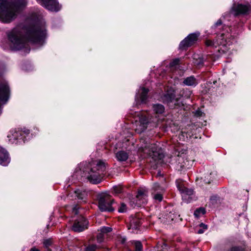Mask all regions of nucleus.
Instances as JSON below:
<instances>
[{
	"mask_svg": "<svg viewBox=\"0 0 251 251\" xmlns=\"http://www.w3.org/2000/svg\"><path fill=\"white\" fill-rule=\"evenodd\" d=\"M45 22L37 13L29 15L24 23L14 28L8 35L12 50L25 48L29 51L27 41L42 44L46 36Z\"/></svg>",
	"mask_w": 251,
	"mask_h": 251,
	"instance_id": "1",
	"label": "nucleus"
},
{
	"mask_svg": "<svg viewBox=\"0 0 251 251\" xmlns=\"http://www.w3.org/2000/svg\"><path fill=\"white\" fill-rule=\"evenodd\" d=\"M27 3V0H0V21L4 23L12 22L16 19L20 10L25 7Z\"/></svg>",
	"mask_w": 251,
	"mask_h": 251,
	"instance_id": "2",
	"label": "nucleus"
},
{
	"mask_svg": "<svg viewBox=\"0 0 251 251\" xmlns=\"http://www.w3.org/2000/svg\"><path fill=\"white\" fill-rule=\"evenodd\" d=\"M105 170V163L102 161H96L93 163L92 167L89 171L84 170L80 168V172H76V173L81 175V171H83L82 176L87 177L89 180L93 183H100L103 176V172Z\"/></svg>",
	"mask_w": 251,
	"mask_h": 251,
	"instance_id": "3",
	"label": "nucleus"
},
{
	"mask_svg": "<svg viewBox=\"0 0 251 251\" xmlns=\"http://www.w3.org/2000/svg\"><path fill=\"white\" fill-rule=\"evenodd\" d=\"M229 27L225 26L224 29H223V32L221 35L217 37L215 41H212L211 40H206L205 44L208 47H213L217 48L219 47L218 50L219 52L225 53L229 49V47L232 44L231 36L228 32Z\"/></svg>",
	"mask_w": 251,
	"mask_h": 251,
	"instance_id": "4",
	"label": "nucleus"
},
{
	"mask_svg": "<svg viewBox=\"0 0 251 251\" xmlns=\"http://www.w3.org/2000/svg\"><path fill=\"white\" fill-rule=\"evenodd\" d=\"M139 150L149 155L154 161H159L164 157L162 151L157 144L152 143L149 139L142 138Z\"/></svg>",
	"mask_w": 251,
	"mask_h": 251,
	"instance_id": "5",
	"label": "nucleus"
},
{
	"mask_svg": "<svg viewBox=\"0 0 251 251\" xmlns=\"http://www.w3.org/2000/svg\"><path fill=\"white\" fill-rule=\"evenodd\" d=\"M135 120L134 126L135 131L140 133L144 131L148 126L149 120L146 118V113L145 112L131 113Z\"/></svg>",
	"mask_w": 251,
	"mask_h": 251,
	"instance_id": "6",
	"label": "nucleus"
},
{
	"mask_svg": "<svg viewBox=\"0 0 251 251\" xmlns=\"http://www.w3.org/2000/svg\"><path fill=\"white\" fill-rule=\"evenodd\" d=\"M98 206L101 211L111 212L114 210L112 207L113 200L107 193H101L98 196Z\"/></svg>",
	"mask_w": 251,
	"mask_h": 251,
	"instance_id": "7",
	"label": "nucleus"
},
{
	"mask_svg": "<svg viewBox=\"0 0 251 251\" xmlns=\"http://www.w3.org/2000/svg\"><path fill=\"white\" fill-rule=\"evenodd\" d=\"M176 184L177 189L181 194L183 201L187 203L190 202L194 198L193 190L192 189L187 188L184 182L181 180H177Z\"/></svg>",
	"mask_w": 251,
	"mask_h": 251,
	"instance_id": "8",
	"label": "nucleus"
},
{
	"mask_svg": "<svg viewBox=\"0 0 251 251\" xmlns=\"http://www.w3.org/2000/svg\"><path fill=\"white\" fill-rule=\"evenodd\" d=\"M29 133V130H13L10 131V133L7 135L9 141L11 143H21L25 141V136Z\"/></svg>",
	"mask_w": 251,
	"mask_h": 251,
	"instance_id": "9",
	"label": "nucleus"
},
{
	"mask_svg": "<svg viewBox=\"0 0 251 251\" xmlns=\"http://www.w3.org/2000/svg\"><path fill=\"white\" fill-rule=\"evenodd\" d=\"M37 1L46 9L51 11H58L61 6L57 0H36Z\"/></svg>",
	"mask_w": 251,
	"mask_h": 251,
	"instance_id": "10",
	"label": "nucleus"
},
{
	"mask_svg": "<svg viewBox=\"0 0 251 251\" xmlns=\"http://www.w3.org/2000/svg\"><path fill=\"white\" fill-rule=\"evenodd\" d=\"M199 35V33L189 34L180 42L179 44L180 49H185L194 44L197 41Z\"/></svg>",
	"mask_w": 251,
	"mask_h": 251,
	"instance_id": "11",
	"label": "nucleus"
},
{
	"mask_svg": "<svg viewBox=\"0 0 251 251\" xmlns=\"http://www.w3.org/2000/svg\"><path fill=\"white\" fill-rule=\"evenodd\" d=\"M148 197V191L146 188H140L138 191L136 196V204L137 206H140L142 204L147 202Z\"/></svg>",
	"mask_w": 251,
	"mask_h": 251,
	"instance_id": "12",
	"label": "nucleus"
},
{
	"mask_svg": "<svg viewBox=\"0 0 251 251\" xmlns=\"http://www.w3.org/2000/svg\"><path fill=\"white\" fill-rule=\"evenodd\" d=\"M250 9L249 3L243 5L241 4H234L231 9V12L236 16L239 14H246Z\"/></svg>",
	"mask_w": 251,
	"mask_h": 251,
	"instance_id": "13",
	"label": "nucleus"
},
{
	"mask_svg": "<svg viewBox=\"0 0 251 251\" xmlns=\"http://www.w3.org/2000/svg\"><path fill=\"white\" fill-rule=\"evenodd\" d=\"M88 222L83 217H80L76 220L73 226L72 229L75 232H81L88 227Z\"/></svg>",
	"mask_w": 251,
	"mask_h": 251,
	"instance_id": "14",
	"label": "nucleus"
},
{
	"mask_svg": "<svg viewBox=\"0 0 251 251\" xmlns=\"http://www.w3.org/2000/svg\"><path fill=\"white\" fill-rule=\"evenodd\" d=\"M165 189L160 186L157 183H154L152 188L151 195L153 199L158 201H161L162 200V194Z\"/></svg>",
	"mask_w": 251,
	"mask_h": 251,
	"instance_id": "15",
	"label": "nucleus"
},
{
	"mask_svg": "<svg viewBox=\"0 0 251 251\" xmlns=\"http://www.w3.org/2000/svg\"><path fill=\"white\" fill-rule=\"evenodd\" d=\"M161 99V100L164 103H169L174 102L175 105L178 104V103H176L178 101V99H175V90L172 88L168 89L166 94L162 96Z\"/></svg>",
	"mask_w": 251,
	"mask_h": 251,
	"instance_id": "16",
	"label": "nucleus"
},
{
	"mask_svg": "<svg viewBox=\"0 0 251 251\" xmlns=\"http://www.w3.org/2000/svg\"><path fill=\"white\" fill-rule=\"evenodd\" d=\"M149 90L144 87L140 88L135 96L136 104L145 103L148 98Z\"/></svg>",
	"mask_w": 251,
	"mask_h": 251,
	"instance_id": "17",
	"label": "nucleus"
},
{
	"mask_svg": "<svg viewBox=\"0 0 251 251\" xmlns=\"http://www.w3.org/2000/svg\"><path fill=\"white\" fill-rule=\"evenodd\" d=\"M10 162V158L7 151L0 147V165L6 166Z\"/></svg>",
	"mask_w": 251,
	"mask_h": 251,
	"instance_id": "18",
	"label": "nucleus"
},
{
	"mask_svg": "<svg viewBox=\"0 0 251 251\" xmlns=\"http://www.w3.org/2000/svg\"><path fill=\"white\" fill-rule=\"evenodd\" d=\"M141 224V220L139 219V218H133L130 220V227L128 228L129 229H132V232L134 233H138V229H139V226Z\"/></svg>",
	"mask_w": 251,
	"mask_h": 251,
	"instance_id": "19",
	"label": "nucleus"
},
{
	"mask_svg": "<svg viewBox=\"0 0 251 251\" xmlns=\"http://www.w3.org/2000/svg\"><path fill=\"white\" fill-rule=\"evenodd\" d=\"M183 83L187 86H195L198 82L194 76H191L186 78L183 81Z\"/></svg>",
	"mask_w": 251,
	"mask_h": 251,
	"instance_id": "20",
	"label": "nucleus"
},
{
	"mask_svg": "<svg viewBox=\"0 0 251 251\" xmlns=\"http://www.w3.org/2000/svg\"><path fill=\"white\" fill-rule=\"evenodd\" d=\"M116 157L119 161H125L127 159L128 154L127 152L126 151H120L116 153Z\"/></svg>",
	"mask_w": 251,
	"mask_h": 251,
	"instance_id": "21",
	"label": "nucleus"
},
{
	"mask_svg": "<svg viewBox=\"0 0 251 251\" xmlns=\"http://www.w3.org/2000/svg\"><path fill=\"white\" fill-rule=\"evenodd\" d=\"M75 197H77L78 199L80 200H84L86 196L87 193L85 191L82 189H78L74 191Z\"/></svg>",
	"mask_w": 251,
	"mask_h": 251,
	"instance_id": "22",
	"label": "nucleus"
},
{
	"mask_svg": "<svg viewBox=\"0 0 251 251\" xmlns=\"http://www.w3.org/2000/svg\"><path fill=\"white\" fill-rule=\"evenodd\" d=\"M78 207L77 205L75 203V202L71 201V204L66 206V210L68 211H71L74 214H77L78 213Z\"/></svg>",
	"mask_w": 251,
	"mask_h": 251,
	"instance_id": "23",
	"label": "nucleus"
},
{
	"mask_svg": "<svg viewBox=\"0 0 251 251\" xmlns=\"http://www.w3.org/2000/svg\"><path fill=\"white\" fill-rule=\"evenodd\" d=\"M175 218V215L172 212H170L169 214L164 215V216H162V217L160 218V219H162V221L164 222L170 223L173 221Z\"/></svg>",
	"mask_w": 251,
	"mask_h": 251,
	"instance_id": "24",
	"label": "nucleus"
},
{
	"mask_svg": "<svg viewBox=\"0 0 251 251\" xmlns=\"http://www.w3.org/2000/svg\"><path fill=\"white\" fill-rule=\"evenodd\" d=\"M153 110L156 114H161L164 111V107L160 104H154L153 105Z\"/></svg>",
	"mask_w": 251,
	"mask_h": 251,
	"instance_id": "25",
	"label": "nucleus"
},
{
	"mask_svg": "<svg viewBox=\"0 0 251 251\" xmlns=\"http://www.w3.org/2000/svg\"><path fill=\"white\" fill-rule=\"evenodd\" d=\"M205 213V210L204 208L200 207L197 209L194 213L195 217L197 218H199L200 217L203 216Z\"/></svg>",
	"mask_w": 251,
	"mask_h": 251,
	"instance_id": "26",
	"label": "nucleus"
},
{
	"mask_svg": "<svg viewBox=\"0 0 251 251\" xmlns=\"http://www.w3.org/2000/svg\"><path fill=\"white\" fill-rule=\"evenodd\" d=\"M113 190L116 194H120L123 192V187L121 185L113 187Z\"/></svg>",
	"mask_w": 251,
	"mask_h": 251,
	"instance_id": "27",
	"label": "nucleus"
},
{
	"mask_svg": "<svg viewBox=\"0 0 251 251\" xmlns=\"http://www.w3.org/2000/svg\"><path fill=\"white\" fill-rule=\"evenodd\" d=\"M134 245L135 251H142V246L140 242L135 241Z\"/></svg>",
	"mask_w": 251,
	"mask_h": 251,
	"instance_id": "28",
	"label": "nucleus"
},
{
	"mask_svg": "<svg viewBox=\"0 0 251 251\" xmlns=\"http://www.w3.org/2000/svg\"><path fill=\"white\" fill-rule=\"evenodd\" d=\"M111 230L112 228L110 227L103 226L100 228V231L101 232L104 234L111 232Z\"/></svg>",
	"mask_w": 251,
	"mask_h": 251,
	"instance_id": "29",
	"label": "nucleus"
},
{
	"mask_svg": "<svg viewBox=\"0 0 251 251\" xmlns=\"http://www.w3.org/2000/svg\"><path fill=\"white\" fill-rule=\"evenodd\" d=\"M200 226L201 227H202V229H200L198 231V233L199 234H202L203 233L205 230L207 229V225H205V224L203 223H201L200 225Z\"/></svg>",
	"mask_w": 251,
	"mask_h": 251,
	"instance_id": "30",
	"label": "nucleus"
},
{
	"mask_svg": "<svg viewBox=\"0 0 251 251\" xmlns=\"http://www.w3.org/2000/svg\"><path fill=\"white\" fill-rule=\"evenodd\" d=\"M126 206L124 203H122L118 209V212L120 213H124L126 211Z\"/></svg>",
	"mask_w": 251,
	"mask_h": 251,
	"instance_id": "31",
	"label": "nucleus"
},
{
	"mask_svg": "<svg viewBox=\"0 0 251 251\" xmlns=\"http://www.w3.org/2000/svg\"><path fill=\"white\" fill-rule=\"evenodd\" d=\"M223 27L222 24V21L221 20H219L217 23L212 26V28H217L218 29H221Z\"/></svg>",
	"mask_w": 251,
	"mask_h": 251,
	"instance_id": "32",
	"label": "nucleus"
},
{
	"mask_svg": "<svg viewBox=\"0 0 251 251\" xmlns=\"http://www.w3.org/2000/svg\"><path fill=\"white\" fill-rule=\"evenodd\" d=\"M179 62V59L178 58L174 59L170 64V67H176L177 65L178 64Z\"/></svg>",
	"mask_w": 251,
	"mask_h": 251,
	"instance_id": "33",
	"label": "nucleus"
},
{
	"mask_svg": "<svg viewBox=\"0 0 251 251\" xmlns=\"http://www.w3.org/2000/svg\"><path fill=\"white\" fill-rule=\"evenodd\" d=\"M97 249V246L95 245H92L86 248L85 251H95Z\"/></svg>",
	"mask_w": 251,
	"mask_h": 251,
	"instance_id": "34",
	"label": "nucleus"
},
{
	"mask_svg": "<svg viewBox=\"0 0 251 251\" xmlns=\"http://www.w3.org/2000/svg\"><path fill=\"white\" fill-rule=\"evenodd\" d=\"M103 237H104V234L100 231V232L99 233V234L97 236L98 241L100 243H101V242H102V241L103 240Z\"/></svg>",
	"mask_w": 251,
	"mask_h": 251,
	"instance_id": "35",
	"label": "nucleus"
},
{
	"mask_svg": "<svg viewBox=\"0 0 251 251\" xmlns=\"http://www.w3.org/2000/svg\"><path fill=\"white\" fill-rule=\"evenodd\" d=\"M203 63V61L202 58H200L199 60H196L195 62V64L198 66H200L202 65Z\"/></svg>",
	"mask_w": 251,
	"mask_h": 251,
	"instance_id": "36",
	"label": "nucleus"
},
{
	"mask_svg": "<svg viewBox=\"0 0 251 251\" xmlns=\"http://www.w3.org/2000/svg\"><path fill=\"white\" fill-rule=\"evenodd\" d=\"M211 175V174L210 173L209 175H208L207 178L206 176H205V178L204 179V181L205 182V183H209L210 182V181L211 180L210 178H208V177Z\"/></svg>",
	"mask_w": 251,
	"mask_h": 251,
	"instance_id": "37",
	"label": "nucleus"
},
{
	"mask_svg": "<svg viewBox=\"0 0 251 251\" xmlns=\"http://www.w3.org/2000/svg\"><path fill=\"white\" fill-rule=\"evenodd\" d=\"M44 244L45 246L48 247L51 244V241L50 240H46L44 241Z\"/></svg>",
	"mask_w": 251,
	"mask_h": 251,
	"instance_id": "38",
	"label": "nucleus"
},
{
	"mask_svg": "<svg viewBox=\"0 0 251 251\" xmlns=\"http://www.w3.org/2000/svg\"><path fill=\"white\" fill-rule=\"evenodd\" d=\"M230 251H242V250L238 247H233L230 249Z\"/></svg>",
	"mask_w": 251,
	"mask_h": 251,
	"instance_id": "39",
	"label": "nucleus"
},
{
	"mask_svg": "<svg viewBox=\"0 0 251 251\" xmlns=\"http://www.w3.org/2000/svg\"><path fill=\"white\" fill-rule=\"evenodd\" d=\"M72 197V196H71L70 195H69L68 196H67V197L65 198V200L67 201H72V199L71 198Z\"/></svg>",
	"mask_w": 251,
	"mask_h": 251,
	"instance_id": "40",
	"label": "nucleus"
},
{
	"mask_svg": "<svg viewBox=\"0 0 251 251\" xmlns=\"http://www.w3.org/2000/svg\"><path fill=\"white\" fill-rule=\"evenodd\" d=\"M29 251H39V250L38 249L34 247L31 248Z\"/></svg>",
	"mask_w": 251,
	"mask_h": 251,
	"instance_id": "41",
	"label": "nucleus"
},
{
	"mask_svg": "<svg viewBox=\"0 0 251 251\" xmlns=\"http://www.w3.org/2000/svg\"><path fill=\"white\" fill-rule=\"evenodd\" d=\"M216 198V197H212L210 199H211V200H215Z\"/></svg>",
	"mask_w": 251,
	"mask_h": 251,
	"instance_id": "42",
	"label": "nucleus"
},
{
	"mask_svg": "<svg viewBox=\"0 0 251 251\" xmlns=\"http://www.w3.org/2000/svg\"><path fill=\"white\" fill-rule=\"evenodd\" d=\"M158 175L160 176L161 175L160 173H159Z\"/></svg>",
	"mask_w": 251,
	"mask_h": 251,
	"instance_id": "43",
	"label": "nucleus"
},
{
	"mask_svg": "<svg viewBox=\"0 0 251 251\" xmlns=\"http://www.w3.org/2000/svg\"><path fill=\"white\" fill-rule=\"evenodd\" d=\"M151 121H152V122H156V121H154V120H152Z\"/></svg>",
	"mask_w": 251,
	"mask_h": 251,
	"instance_id": "44",
	"label": "nucleus"
}]
</instances>
